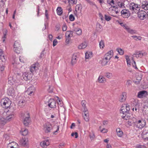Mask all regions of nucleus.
<instances>
[{
    "instance_id": "31",
    "label": "nucleus",
    "mask_w": 148,
    "mask_h": 148,
    "mask_svg": "<svg viewBox=\"0 0 148 148\" xmlns=\"http://www.w3.org/2000/svg\"><path fill=\"white\" fill-rule=\"evenodd\" d=\"M7 30L6 29L3 32V36L2 38V40L4 43L5 42V40L6 38V36L7 34Z\"/></svg>"
},
{
    "instance_id": "51",
    "label": "nucleus",
    "mask_w": 148,
    "mask_h": 148,
    "mask_svg": "<svg viewBox=\"0 0 148 148\" xmlns=\"http://www.w3.org/2000/svg\"><path fill=\"white\" fill-rule=\"evenodd\" d=\"M81 6L80 4L77 5L75 7V11L77 12V11L81 10Z\"/></svg>"
},
{
    "instance_id": "64",
    "label": "nucleus",
    "mask_w": 148,
    "mask_h": 148,
    "mask_svg": "<svg viewBox=\"0 0 148 148\" xmlns=\"http://www.w3.org/2000/svg\"><path fill=\"white\" fill-rule=\"evenodd\" d=\"M131 84V81L130 80H127L126 83V85L128 86Z\"/></svg>"
},
{
    "instance_id": "19",
    "label": "nucleus",
    "mask_w": 148,
    "mask_h": 148,
    "mask_svg": "<svg viewBox=\"0 0 148 148\" xmlns=\"http://www.w3.org/2000/svg\"><path fill=\"white\" fill-rule=\"evenodd\" d=\"M123 114L122 115V118L126 120H129L130 118V114L129 113V112H125L124 113H122Z\"/></svg>"
},
{
    "instance_id": "39",
    "label": "nucleus",
    "mask_w": 148,
    "mask_h": 148,
    "mask_svg": "<svg viewBox=\"0 0 148 148\" xmlns=\"http://www.w3.org/2000/svg\"><path fill=\"white\" fill-rule=\"evenodd\" d=\"M26 103V102L25 100H20L18 102V105L21 107H22Z\"/></svg>"
},
{
    "instance_id": "9",
    "label": "nucleus",
    "mask_w": 148,
    "mask_h": 148,
    "mask_svg": "<svg viewBox=\"0 0 148 148\" xmlns=\"http://www.w3.org/2000/svg\"><path fill=\"white\" fill-rule=\"evenodd\" d=\"M138 17L139 19L142 20H144L147 18V13L144 11L141 10L138 12Z\"/></svg>"
},
{
    "instance_id": "53",
    "label": "nucleus",
    "mask_w": 148,
    "mask_h": 148,
    "mask_svg": "<svg viewBox=\"0 0 148 148\" xmlns=\"http://www.w3.org/2000/svg\"><path fill=\"white\" fill-rule=\"evenodd\" d=\"M19 60L22 63H24L25 62V60L24 57L23 56L19 57Z\"/></svg>"
},
{
    "instance_id": "16",
    "label": "nucleus",
    "mask_w": 148,
    "mask_h": 148,
    "mask_svg": "<svg viewBox=\"0 0 148 148\" xmlns=\"http://www.w3.org/2000/svg\"><path fill=\"white\" fill-rule=\"evenodd\" d=\"M122 16L124 18L128 17L130 16L129 11L127 10H123L121 12Z\"/></svg>"
},
{
    "instance_id": "4",
    "label": "nucleus",
    "mask_w": 148,
    "mask_h": 148,
    "mask_svg": "<svg viewBox=\"0 0 148 148\" xmlns=\"http://www.w3.org/2000/svg\"><path fill=\"white\" fill-rule=\"evenodd\" d=\"M125 57L128 66H130L131 65V64H132L133 67L135 69H137L136 62L135 61H134L133 57H132V60H131L128 56L125 55Z\"/></svg>"
},
{
    "instance_id": "11",
    "label": "nucleus",
    "mask_w": 148,
    "mask_h": 148,
    "mask_svg": "<svg viewBox=\"0 0 148 148\" xmlns=\"http://www.w3.org/2000/svg\"><path fill=\"white\" fill-rule=\"evenodd\" d=\"M56 101L53 99H50L48 101V106L51 108H56Z\"/></svg>"
},
{
    "instance_id": "24",
    "label": "nucleus",
    "mask_w": 148,
    "mask_h": 148,
    "mask_svg": "<svg viewBox=\"0 0 148 148\" xmlns=\"http://www.w3.org/2000/svg\"><path fill=\"white\" fill-rule=\"evenodd\" d=\"M77 57L75 54H73L71 60V64L72 65L75 64L77 62Z\"/></svg>"
},
{
    "instance_id": "14",
    "label": "nucleus",
    "mask_w": 148,
    "mask_h": 148,
    "mask_svg": "<svg viewBox=\"0 0 148 148\" xmlns=\"http://www.w3.org/2000/svg\"><path fill=\"white\" fill-rule=\"evenodd\" d=\"M35 88L34 86H31L25 92L26 94L31 96L34 95Z\"/></svg>"
},
{
    "instance_id": "43",
    "label": "nucleus",
    "mask_w": 148,
    "mask_h": 148,
    "mask_svg": "<svg viewBox=\"0 0 148 148\" xmlns=\"http://www.w3.org/2000/svg\"><path fill=\"white\" fill-rule=\"evenodd\" d=\"M75 31L76 32V34L78 35H81L82 33V31L79 28H75Z\"/></svg>"
},
{
    "instance_id": "3",
    "label": "nucleus",
    "mask_w": 148,
    "mask_h": 148,
    "mask_svg": "<svg viewBox=\"0 0 148 148\" xmlns=\"http://www.w3.org/2000/svg\"><path fill=\"white\" fill-rule=\"evenodd\" d=\"M0 103L4 108H8L11 104V101L8 98H3L1 99Z\"/></svg>"
},
{
    "instance_id": "40",
    "label": "nucleus",
    "mask_w": 148,
    "mask_h": 148,
    "mask_svg": "<svg viewBox=\"0 0 148 148\" xmlns=\"http://www.w3.org/2000/svg\"><path fill=\"white\" fill-rule=\"evenodd\" d=\"M142 136L144 139L148 140V131L145 133H143Z\"/></svg>"
},
{
    "instance_id": "18",
    "label": "nucleus",
    "mask_w": 148,
    "mask_h": 148,
    "mask_svg": "<svg viewBox=\"0 0 148 148\" xmlns=\"http://www.w3.org/2000/svg\"><path fill=\"white\" fill-rule=\"evenodd\" d=\"M145 53L142 51H138L136 52L133 55V57H135L137 58H141L142 57Z\"/></svg>"
},
{
    "instance_id": "10",
    "label": "nucleus",
    "mask_w": 148,
    "mask_h": 148,
    "mask_svg": "<svg viewBox=\"0 0 148 148\" xmlns=\"http://www.w3.org/2000/svg\"><path fill=\"white\" fill-rule=\"evenodd\" d=\"M148 95L147 92L145 90H143L139 91L137 94L138 98L140 99L146 97Z\"/></svg>"
},
{
    "instance_id": "35",
    "label": "nucleus",
    "mask_w": 148,
    "mask_h": 148,
    "mask_svg": "<svg viewBox=\"0 0 148 148\" xmlns=\"http://www.w3.org/2000/svg\"><path fill=\"white\" fill-rule=\"evenodd\" d=\"M85 59H89L92 57V53L90 52H86L85 53Z\"/></svg>"
},
{
    "instance_id": "34",
    "label": "nucleus",
    "mask_w": 148,
    "mask_h": 148,
    "mask_svg": "<svg viewBox=\"0 0 148 148\" xmlns=\"http://www.w3.org/2000/svg\"><path fill=\"white\" fill-rule=\"evenodd\" d=\"M131 36L134 40L136 41L140 40L142 38V37L140 36L133 35Z\"/></svg>"
},
{
    "instance_id": "32",
    "label": "nucleus",
    "mask_w": 148,
    "mask_h": 148,
    "mask_svg": "<svg viewBox=\"0 0 148 148\" xmlns=\"http://www.w3.org/2000/svg\"><path fill=\"white\" fill-rule=\"evenodd\" d=\"M73 32L71 31H67L66 33V38H70L73 36Z\"/></svg>"
},
{
    "instance_id": "37",
    "label": "nucleus",
    "mask_w": 148,
    "mask_h": 148,
    "mask_svg": "<svg viewBox=\"0 0 148 148\" xmlns=\"http://www.w3.org/2000/svg\"><path fill=\"white\" fill-rule=\"evenodd\" d=\"M21 134L23 136H26L28 133V131L26 129H22L21 131Z\"/></svg>"
},
{
    "instance_id": "6",
    "label": "nucleus",
    "mask_w": 148,
    "mask_h": 148,
    "mask_svg": "<svg viewBox=\"0 0 148 148\" xmlns=\"http://www.w3.org/2000/svg\"><path fill=\"white\" fill-rule=\"evenodd\" d=\"M53 128L51 124L49 122L46 123L43 125V130L46 133L51 132Z\"/></svg>"
},
{
    "instance_id": "17",
    "label": "nucleus",
    "mask_w": 148,
    "mask_h": 148,
    "mask_svg": "<svg viewBox=\"0 0 148 148\" xmlns=\"http://www.w3.org/2000/svg\"><path fill=\"white\" fill-rule=\"evenodd\" d=\"M84 110H83L84 113H83V116L84 120L88 122L89 120V114L87 109L85 108Z\"/></svg>"
},
{
    "instance_id": "42",
    "label": "nucleus",
    "mask_w": 148,
    "mask_h": 148,
    "mask_svg": "<svg viewBox=\"0 0 148 148\" xmlns=\"http://www.w3.org/2000/svg\"><path fill=\"white\" fill-rule=\"evenodd\" d=\"M89 137L91 140H93L95 138V134L93 131L89 133Z\"/></svg>"
},
{
    "instance_id": "47",
    "label": "nucleus",
    "mask_w": 148,
    "mask_h": 148,
    "mask_svg": "<svg viewBox=\"0 0 148 148\" xmlns=\"http://www.w3.org/2000/svg\"><path fill=\"white\" fill-rule=\"evenodd\" d=\"M107 3L112 7L113 6L114 8L115 7V6H114V3L113 0H108Z\"/></svg>"
},
{
    "instance_id": "46",
    "label": "nucleus",
    "mask_w": 148,
    "mask_h": 148,
    "mask_svg": "<svg viewBox=\"0 0 148 148\" xmlns=\"http://www.w3.org/2000/svg\"><path fill=\"white\" fill-rule=\"evenodd\" d=\"M70 5L75 4L77 3V0H67Z\"/></svg>"
},
{
    "instance_id": "62",
    "label": "nucleus",
    "mask_w": 148,
    "mask_h": 148,
    "mask_svg": "<svg viewBox=\"0 0 148 148\" xmlns=\"http://www.w3.org/2000/svg\"><path fill=\"white\" fill-rule=\"evenodd\" d=\"M12 78L11 77H10L8 78V82L9 84H13V80H12Z\"/></svg>"
},
{
    "instance_id": "48",
    "label": "nucleus",
    "mask_w": 148,
    "mask_h": 148,
    "mask_svg": "<svg viewBox=\"0 0 148 148\" xmlns=\"http://www.w3.org/2000/svg\"><path fill=\"white\" fill-rule=\"evenodd\" d=\"M105 75L106 77L108 78H111L112 77V73L109 72L106 73Z\"/></svg>"
},
{
    "instance_id": "36",
    "label": "nucleus",
    "mask_w": 148,
    "mask_h": 148,
    "mask_svg": "<svg viewBox=\"0 0 148 148\" xmlns=\"http://www.w3.org/2000/svg\"><path fill=\"white\" fill-rule=\"evenodd\" d=\"M98 81L100 83H104L106 82V79L102 76H100L98 78Z\"/></svg>"
},
{
    "instance_id": "30",
    "label": "nucleus",
    "mask_w": 148,
    "mask_h": 148,
    "mask_svg": "<svg viewBox=\"0 0 148 148\" xmlns=\"http://www.w3.org/2000/svg\"><path fill=\"white\" fill-rule=\"evenodd\" d=\"M113 55V51L112 50H110L108 52H107V53H106V54L105 55V56L108 58H109V59H110V58Z\"/></svg>"
},
{
    "instance_id": "60",
    "label": "nucleus",
    "mask_w": 148,
    "mask_h": 148,
    "mask_svg": "<svg viewBox=\"0 0 148 148\" xmlns=\"http://www.w3.org/2000/svg\"><path fill=\"white\" fill-rule=\"evenodd\" d=\"M71 135L73 136H75V138H77L78 137V134L77 132H75V133H72L71 134Z\"/></svg>"
},
{
    "instance_id": "56",
    "label": "nucleus",
    "mask_w": 148,
    "mask_h": 148,
    "mask_svg": "<svg viewBox=\"0 0 148 148\" xmlns=\"http://www.w3.org/2000/svg\"><path fill=\"white\" fill-rule=\"evenodd\" d=\"M69 19L71 21H73L75 20V17L73 14H71L69 16Z\"/></svg>"
},
{
    "instance_id": "38",
    "label": "nucleus",
    "mask_w": 148,
    "mask_h": 148,
    "mask_svg": "<svg viewBox=\"0 0 148 148\" xmlns=\"http://www.w3.org/2000/svg\"><path fill=\"white\" fill-rule=\"evenodd\" d=\"M56 11L58 14L59 15H61L62 13V10L60 7H58L56 10Z\"/></svg>"
},
{
    "instance_id": "26",
    "label": "nucleus",
    "mask_w": 148,
    "mask_h": 148,
    "mask_svg": "<svg viewBox=\"0 0 148 148\" xmlns=\"http://www.w3.org/2000/svg\"><path fill=\"white\" fill-rule=\"evenodd\" d=\"M16 49H21L20 44L18 41H15L14 45V50L16 51Z\"/></svg>"
},
{
    "instance_id": "2",
    "label": "nucleus",
    "mask_w": 148,
    "mask_h": 148,
    "mask_svg": "<svg viewBox=\"0 0 148 148\" xmlns=\"http://www.w3.org/2000/svg\"><path fill=\"white\" fill-rule=\"evenodd\" d=\"M129 8L132 13H137L140 10V6L134 3H131L129 5Z\"/></svg>"
},
{
    "instance_id": "49",
    "label": "nucleus",
    "mask_w": 148,
    "mask_h": 148,
    "mask_svg": "<svg viewBox=\"0 0 148 148\" xmlns=\"http://www.w3.org/2000/svg\"><path fill=\"white\" fill-rule=\"evenodd\" d=\"M101 64L103 66H105L106 65L108 62L106 60L104 59L103 58L102 60L101 61Z\"/></svg>"
},
{
    "instance_id": "54",
    "label": "nucleus",
    "mask_w": 148,
    "mask_h": 148,
    "mask_svg": "<svg viewBox=\"0 0 148 148\" xmlns=\"http://www.w3.org/2000/svg\"><path fill=\"white\" fill-rule=\"evenodd\" d=\"M117 50L120 55H122L123 54V51L121 49H117Z\"/></svg>"
},
{
    "instance_id": "21",
    "label": "nucleus",
    "mask_w": 148,
    "mask_h": 148,
    "mask_svg": "<svg viewBox=\"0 0 148 148\" xmlns=\"http://www.w3.org/2000/svg\"><path fill=\"white\" fill-rule=\"evenodd\" d=\"M127 94L125 92H123L120 96L119 100L121 102H123L125 100L126 98Z\"/></svg>"
},
{
    "instance_id": "61",
    "label": "nucleus",
    "mask_w": 148,
    "mask_h": 148,
    "mask_svg": "<svg viewBox=\"0 0 148 148\" xmlns=\"http://www.w3.org/2000/svg\"><path fill=\"white\" fill-rule=\"evenodd\" d=\"M40 145L42 147H45L46 146V144H45V142L44 141L43 142H42L40 143Z\"/></svg>"
},
{
    "instance_id": "23",
    "label": "nucleus",
    "mask_w": 148,
    "mask_h": 148,
    "mask_svg": "<svg viewBox=\"0 0 148 148\" xmlns=\"http://www.w3.org/2000/svg\"><path fill=\"white\" fill-rule=\"evenodd\" d=\"M141 8L145 10H148V2L146 1H143L141 3Z\"/></svg>"
},
{
    "instance_id": "55",
    "label": "nucleus",
    "mask_w": 148,
    "mask_h": 148,
    "mask_svg": "<svg viewBox=\"0 0 148 148\" xmlns=\"http://www.w3.org/2000/svg\"><path fill=\"white\" fill-rule=\"evenodd\" d=\"M86 1L88 3H90L91 5H94L95 6L97 9H98V7L97 6V5L93 3L92 2L90 1L89 0H86Z\"/></svg>"
},
{
    "instance_id": "59",
    "label": "nucleus",
    "mask_w": 148,
    "mask_h": 148,
    "mask_svg": "<svg viewBox=\"0 0 148 148\" xmlns=\"http://www.w3.org/2000/svg\"><path fill=\"white\" fill-rule=\"evenodd\" d=\"M135 148H147L146 147L143 145H137L136 147Z\"/></svg>"
},
{
    "instance_id": "13",
    "label": "nucleus",
    "mask_w": 148,
    "mask_h": 148,
    "mask_svg": "<svg viewBox=\"0 0 148 148\" xmlns=\"http://www.w3.org/2000/svg\"><path fill=\"white\" fill-rule=\"evenodd\" d=\"M39 66V65L38 63H34L31 66L30 69V71L32 73L38 69Z\"/></svg>"
},
{
    "instance_id": "33",
    "label": "nucleus",
    "mask_w": 148,
    "mask_h": 148,
    "mask_svg": "<svg viewBox=\"0 0 148 148\" xmlns=\"http://www.w3.org/2000/svg\"><path fill=\"white\" fill-rule=\"evenodd\" d=\"M9 26L10 28L13 30H16L17 27V25L16 23H13L12 25L10 23Z\"/></svg>"
},
{
    "instance_id": "8",
    "label": "nucleus",
    "mask_w": 148,
    "mask_h": 148,
    "mask_svg": "<svg viewBox=\"0 0 148 148\" xmlns=\"http://www.w3.org/2000/svg\"><path fill=\"white\" fill-rule=\"evenodd\" d=\"M130 110V106L127 104H123L121 108L120 113L129 112Z\"/></svg>"
},
{
    "instance_id": "29",
    "label": "nucleus",
    "mask_w": 148,
    "mask_h": 148,
    "mask_svg": "<svg viewBox=\"0 0 148 148\" xmlns=\"http://www.w3.org/2000/svg\"><path fill=\"white\" fill-rule=\"evenodd\" d=\"M116 132L117 135L119 137H121L123 134V131L119 128H117L116 129Z\"/></svg>"
},
{
    "instance_id": "63",
    "label": "nucleus",
    "mask_w": 148,
    "mask_h": 148,
    "mask_svg": "<svg viewBox=\"0 0 148 148\" xmlns=\"http://www.w3.org/2000/svg\"><path fill=\"white\" fill-rule=\"evenodd\" d=\"M58 43V41L56 39H54L53 42V46L54 47L56 45H57V44Z\"/></svg>"
},
{
    "instance_id": "22",
    "label": "nucleus",
    "mask_w": 148,
    "mask_h": 148,
    "mask_svg": "<svg viewBox=\"0 0 148 148\" xmlns=\"http://www.w3.org/2000/svg\"><path fill=\"white\" fill-rule=\"evenodd\" d=\"M7 93L9 96H11L12 97L15 96V91L12 88H10L8 89Z\"/></svg>"
},
{
    "instance_id": "44",
    "label": "nucleus",
    "mask_w": 148,
    "mask_h": 148,
    "mask_svg": "<svg viewBox=\"0 0 148 148\" xmlns=\"http://www.w3.org/2000/svg\"><path fill=\"white\" fill-rule=\"evenodd\" d=\"M99 45L100 48L101 49H103V48L105 46V44L104 41L101 40L99 43Z\"/></svg>"
},
{
    "instance_id": "58",
    "label": "nucleus",
    "mask_w": 148,
    "mask_h": 148,
    "mask_svg": "<svg viewBox=\"0 0 148 148\" xmlns=\"http://www.w3.org/2000/svg\"><path fill=\"white\" fill-rule=\"evenodd\" d=\"M67 29V26L65 23H64L62 26V30L63 31H66Z\"/></svg>"
},
{
    "instance_id": "7",
    "label": "nucleus",
    "mask_w": 148,
    "mask_h": 148,
    "mask_svg": "<svg viewBox=\"0 0 148 148\" xmlns=\"http://www.w3.org/2000/svg\"><path fill=\"white\" fill-rule=\"evenodd\" d=\"M135 123L136 127L141 129L143 128L146 124V121L144 119L137 120Z\"/></svg>"
},
{
    "instance_id": "50",
    "label": "nucleus",
    "mask_w": 148,
    "mask_h": 148,
    "mask_svg": "<svg viewBox=\"0 0 148 148\" xmlns=\"http://www.w3.org/2000/svg\"><path fill=\"white\" fill-rule=\"evenodd\" d=\"M13 64L14 66L15 67H16L17 68H19L21 66H19V63H17L16 62V60H15L14 62L13 63Z\"/></svg>"
},
{
    "instance_id": "57",
    "label": "nucleus",
    "mask_w": 148,
    "mask_h": 148,
    "mask_svg": "<svg viewBox=\"0 0 148 148\" xmlns=\"http://www.w3.org/2000/svg\"><path fill=\"white\" fill-rule=\"evenodd\" d=\"M81 104L82 105V106L84 108V110H85L84 109H86V102L84 100L82 101L81 102Z\"/></svg>"
},
{
    "instance_id": "45",
    "label": "nucleus",
    "mask_w": 148,
    "mask_h": 148,
    "mask_svg": "<svg viewBox=\"0 0 148 148\" xmlns=\"http://www.w3.org/2000/svg\"><path fill=\"white\" fill-rule=\"evenodd\" d=\"M117 4L118 6L120 8H125V6H124V4L123 2H118Z\"/></svg>"
},
{
    "instance_id": "52",
    "label": "nucleus",
    "mask_w": 148,
    "mask_h": 148,
    "mask_svg": "<svg viewBox=\"0 0 148 148\" xmlns=\"http://www.w3.org/2000/svg\"><path fill=\"white\" fill-rule=\"evenodd\" d=\"M104 18L107 21H110L111 19V17L106 15V14H105L104 15Z\"/></svg>"
},
{
    "instance_id": "25",
    "label": "nucleus",
    "mask_w": 148,
    "mask_h": 148,
    "mask_svg": "<svg viewBox=\"0 0 148 148\" xmlns=\"http://www.w3.org/2000/svg\"><path fill=\"white\" fill-rule=\"evenodd\" d=\"M18 144L16 143L12 142L8 144V148H18Z\"/></svg>"
},
{
    "instance_id": "20",
    "label": "nucleus",
    "mask_w": 148,
    "mask_h": 148,
    "mask_svg": "<svg viewBox=\"0 0 148 148\" xmlns=\"http://www.w3.org/2000/svg\"><path fill=\"white\" fill-rule=\"evenodd\" d=\"M87 45V43L86 41H84L80 44L78 47V48L79 49H85Z\"/></svg>"
},
{
    "instance_id": "5",
    "label": "nucleus",
    "mask_w": 148,
    "mask_h": 148,
    "mask_svg": "<svg viewBox=\"0 0 148 148\" xmlns=\"http://www.w3.org/2000/svg\"><path fill=\"white\" fill-rule=\"evenodd\" d=\"M14 110L13 108L10 109L8 110L7 113V116L6 117L7 121H10L14 118Z\"/></svg>"
},
{
    "instance_id": "28",
    "label": "nucleus",
    "mask_w": 148,
    "mask_h": 148,
    "mask_svg": "<svg viewBox=\"0 0 148 148\" xmlns=\"http://www.w3.org/2000/svg\"><path fill=\"white\" fill-rule=\"evenodd\" d=\"M7 121L6 119L3 117H0V125L3 126L7 122Z\"/></svg>"
},
{
    "instance_id": "12",
    "label": "nucleus",
    "mask_w": 148,
    "mask_h": 148,
    "mask_svg": "<svg viewBox=\"0 0 148 148\" xmlns=\"http://www.w3.org/2000/svg\"><path fill=\"white\" fill-rule=\"evenodd\" d=\"M32 73L25 72L23 74L22 77L24 80L27 81L30 80L32 78Z\"/></svg>"
},
{
    "instance_id": "1",
    "label": "nucleus",
    "mask_w": 148,
    "mask_h": 148,
    "mask_svg": "<svg viewBox=\"0 0 148 148\" xmlns=\"http://www.w3.org/2000/svg\"><path fill=\"white\" fill-rule=\"evenodd\" d=\"M21 116L23 118V124L25 126H28L31 122L29 113L28 112H26L22 113Z\"/></svg>"
},
{
    "instance_id": "15",
    "label": "nucleus",
    "mask_w": 148,
    "mask_h": 148,
    "mask_svg": "<svg viewBox=\"0 0 148 148\" xmlns=\"http://www.w3.org/2000/svg\"><path fill=\"white\" fill-rule=\"evenodd\" d=\"M19 144L22 146L27 147L28 146V140L25 138H22L19 141Z\"/></svg>"
},
{
    "instance_id": "27",
    "label": "nucleus",
    "mask_w": 148,
    "mask_h": 148,
    "mask_svg": "<svg viewBox=\"0 0 148 148\" xmlns=\"http://www.w3.org/2000/svg\"><path fill=\"white\" fill-rule=\"evenodd\" d=\"M126 30L128 33L131 34H136L137 33V31L136 30L131 29L129 27Z\"/></svg>"
},
{
    "instance_id": "41",
    "label": "nucleus",
    "mask_w": 148,
    "mask_h": 148,
    "mask_svg": "<svg viewBox=\"0 0 148 148\" xmlns=\"http://www.w3.org/2000/svg\"><path fill=\"white\" fill-rule=\"evenodd\" d=\"M119 24L123 28L126 30L127 29L129 26H127L125 23L123 22H118Z\"/></svg>"
}]
</instances>
